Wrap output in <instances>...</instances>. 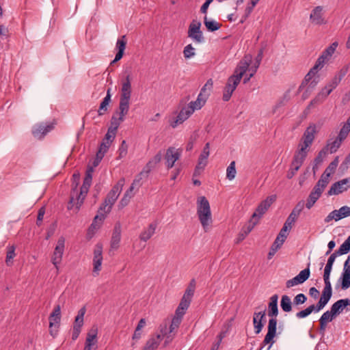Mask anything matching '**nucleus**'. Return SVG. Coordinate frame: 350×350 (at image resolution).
I'll use <instances>...</instances> for the list:
<instances>
[{
	"mask_svg": "<svg viewBox=\"0 0 350 350\" xmlns=\"http://www.w3.org/2000/svg\"><path fill=\"white\" fill-rule=\"evenodd\" d=\"M278 295H273L270 298L268 306V316L271 317L268 323L267 333L261 344V347L258 350H262L263 347L269 345L267 350H269L274 344V338L276 336L277 330V316L278 314Z\"/></svg>",
	"mask_w": 350,
	"mask_h": 350,
	"instance_id": "f257e3e1",
	"label": "nucleus"
},
{
	"mask_svg": "<svg viewBox=\"0 0 350 350\" xmlns=\"http://www.w3.org/2000/svg\"><path fill=\"white\" fill-rule=\"evenodd\" d=\"M317 133V126L314 124H310L306 128L293 159L303 164L308 152V148L312 145Z\"/></svg>",
	"mask_w": 350,
	"mask_h": 350,
	"instance_id": "f03ea898",
	"label": "nucleus"
},
{
	"mask_svg": "<svg viewBox=\"0 0 350 350\" xmlns=\"http://www.w3.org/2000/svg\"><path fill=\"white\" fill-rule=\"evenodd\" d=\"M197 215L204 230L207 232L213 220L209 202L204 196L198 198Z\"/></svg>",
	"mask_w": 350,
	"mask_h": 350,
	"instance_id": "7ed1b4c3",
	"label": "nucleus"
},
{
	"mask_svg": "<svg viewBox=\"0 0 350 350\" xmlns=\"http://www.w3.org/2000/svg\"><path fill=\"white\" fill-rule=\"evenodd\" d=\"M49 333L55 338L59 330L61 320V308L59 305H57L53 309L52 313L49 317Z\"/></svg>",
	"mask_w": 350,
	"mask_h": 350,
	"instance_id": "20e7f679",
	"label": "nucleus"
},
{
	"mask_svg": "<svg viewBox=\"0 0 350 350\" xmlns=\"http://www.w3.org/2000/svg\"><path fill=\"white\" fill-rule=\"evenodd\" d=\"M77 184L72 189V192L71 193L70 200L68 206V209H73L74 206L75 205V211H78L81 204L83 203V200H85L86 195L88 191H85L83 192V187H81L80 193L78 194L77 191Z\"/></svg>",
	"mask_w": 350,
	"mask_h": 350,
	"instance_id": "39448f33",
	"label": "nucleus"
},
{
	"mask_svg": "<svg viewBox=\"0 0 350 350\" xmlns=\"http://www.w3.org/2000/svg\"><path fill=\"white\" fill-rule=\"evenodd\" d=\"M77 184L72 189V192L71 193L70 200L68 206V209H73L74 206L75 205V211H78L81 204L83 203V200H85L86 195L88 191H85L83 192V187H81L80 193L78 194L77 191Z\"/></svg>",
	"mask_w": 350,
	"mask_h": 350,
	"instance_id": "423d86ee",
	"label": "nucleus"
},
{
	"mask_svg": "<svg viewBox=\"0 0 350 350\" xmlns=\"http://www.w3.org/2000/svg\"><path fill=\"white\" fill-rule=\"evenodd\" d=\"M276 199L275 195L268 196L265 200L262 201L256 208L255 212L252 215V220L260 219V218L266 213L271 205L275 202Z\"/></svg>",
	"mask_w": 350,
	"mask_h": 350,
	"instance_id": "0eeeda50",
	"label": "nucleus"
},
{
	"mask_svg": "<svg viewBox=\"0 0 350 350\" xmlns=\"http://www.w3.org/2000/svg\"><path fill=\"white\" fill-rule=\"evenodd\" d=\"M200 27L201 23L196 20H193L189 26L188 37L197 43H202L204 40Z\"/></svg>",
	"mask_w": 350,
	"mask_h": 350,
	"instance_id": "6e6552de",
	"label": "nucleus"
},
{
	"mask_svg": "<svg viewBox=\"0 0 350 350\" xmlns=\"http://www.w3.org/2000/svg\"><path fill=\"white\" fill-rule=\"evenodd\" d=\"M65 248V238L64 237H60L57 242L56 246L55 247L54 252L53 253L51 257L52 263L55 266L57 269V265L60 264L62 256L64 252Z\"/></svg>",
	"mask_w": 350,
	"mask_h": 350,
	"instance_id": "1a4fd4ad",
	"label": "nucleus"
},
{
	"mask_svg": "<svg viewBox=\"0 0 350 350\" xmlns=\"http://www.w3.org/2000/svg\"><path fill=\"white\" fill-rule=\"evenodd\" d=\"M323 67L316 62L315 65L310 70L308 74L306 75L302 85L309 83V88L311 89L314 88L319 82V77H316L317 73Z\"/></svg>",
	"mask_w": 350,
	"mask_h": 350,
	"instance_id": "9d476101",
	"label": "nucleus"
},
{
	"mask_svg": "<svg viewBox=\"0 0 350 350\" xmlns=\"http://www.w3.org/2000/svg\"><path fill=\"white\" fill-rule=\"evenodd\" d=\"M103 245L97 243L94 249L93 257V273L94 275H98L99 271L101 270V265L103 262Z\"/></svg>",
	"mask_w": 350,
	"mask_h": 350,
	"instance_id": "9b49d317",
	"label": "nucleus"
},
{
	"mask_svg": "<svg viewBox=\"0 0 350 350\" xmlns=\"http://www.w3.org/2000/svg\"><path fill=\"white\" fill-rule=\"evenodd\" d=\"M310 264L308 265V267L304 270L301 271L298 275H297L293 278L288 280L286 282V288H289L294 286L303 284L306 282L310 277Z\"/></svg>",
	"mask_w": 350,
	"mask_h": 350,
	"instance_id": "f8f14e48",
	"label": "nucleus"
},
{
	"mask_svg": "<svg viewBox=\"0 0 350 350\" xmlns=\"http://www.w3.org/2000/svg\"><path fill=\"white\" fill-rule=\"evenodd\" d=\"M124 184V178H122L118 180L116 185H115L111 190L108 193L105 200L109 204L113 205L120 196L122 187Z\"/></svg>",
	"mask_w": 350,
	"mask_h": 350,
	"instance_id": "ddd939ff",
	"label": "nucleus"
},
{
	"mask_svg": "<svg viewBox=\"0 0 350 350\" xmlns=\"http://www.w3.org/2000/svg\"><path fill=\"white\" fill-rule=\"evenodd\" d=\"M350 187V178H344L334 183L327 192L328 196L338 195Z\"/></svg>",
	"mask_w": 350,
	"mask_h": 350,
	"instance_id": "4468645a",
	"label": "nucleus"
},
{
	"mask_svg": "<svg viewBox=\"0 0 350 350\" xmlns=\"http://www.w3.org/2000/svg\"><path fill=\"white\" fill-rule=\"evenodd\" d=\"M252 59V57L251 55H245L239 62L233 75L238 77L239 79H242L243 75L248 70Z\"/></svg>",
	"mask_w": 350,
	"mask_h": 350,
	"instance_id": "2eb2a0df",
	"label": "nucleus"
},
{
	"mask_svg": "<svg viewBox=\"0 0 350 350\" xmlns=\"http://www.w3.org/2000/svg\"><path fill=\"white\" fill-rule=\"evenodd\" d=\"M180 152L178 149L173 147H170L165 154V159L166 160V165L168 169L172 168L175 162L179 159Z\"/></svg>",
	"mask_w": 350,
	"mask_h": 350,
	"instance_id": "dca6fc26",
	"label": "nucleus"
},
{
	"mask_svg": "<svg viewBox=\"0 0 350 350\" xmlns=\"http://www.w3.org/2000/svg\"><path fill=\"white\" fill-rule=\"evenodd\" d=\"M350 256L345 262L343 272L342 273L341 279V288L343 290L347 289L350 287Z\"/></svg>",
	"mask_w": 350,
	"mask_h": 350,
	"instance_id": "f3484780",
	"label": "nucleus"
},
{
	"mask_svg": "<svg viewBox=\"0 0 350 350\" xmlns=\"http://www.w3.org/2000/svg\"><path fill=\"white\" fill-rule=\"evenodd\" d=\"M96 336L97 329H92L87 334L83 350H96Z\"/></svg>",
	"mask_w": 350,
	"mask_h": 350,
	"instance_id": "a211bd4d",
	"label": "nucleus"
},
{
	"mask_svg": "<svg viewBox=\"0 0 350 350\" xmlns=\"http://www.w3.org/2000/svg\"><path fill=\"white\" fill-rule=\"evenodd\" d=\"M191 114H193V109H190L187 107H183L175 120L171 122V126L173 128L176 127L178 124H182L187 120Z\"/></svg>",
	"mask_w": 350,
	"mask_h": 350,
	"instance_id": "6ab92c4d",
	"label": "nucleus"
},
{
	"mask_svg": "<svg viewBox=\"0 0 350 350\" xmlns=\"http://www.w3.org/2000/svg\"><path fill=\"white\" fill-rule=\"evenodd\" d=\"M337 46L338 42H334L329 47H327L323 52L321 55L317 59V62L319 64V65H321L322 67H323L325 62L332 57Z\"/></svg>",
	"mask_w": 350,
	"mask_h": 350,
	"instance_id": "aec40b11",
	"label": "nucleus"
},
{
	"mask_svg": "<svg viewBox=\"0 0 350 350\" xmlns=\"http://www.w3.org/2000/svg\"><path fill=\"white\" fill-rule=\"evenodd\" d=\"M323 8L322 6H317L314 8L310 16V18L312 23L315 25H321L325 23L323 17Z\"/></svg>",
	"mask_w": 350,
	"mask_h": 350,
	"instance_id": "412c9836",
	"label": "nucleus"
},
{
	"mask_svg": "<svg viewBox=\"0 0 350 350\" xmlns=\"http://www.w3.org/2000/svg\"><path fill=\"white\" fill-rule=\"evenodd\" d=\"M121 240V225L120 223L116 224L111 239V247L113 250H116L119 247V243Z\"/></svg>",
	"mask_w": 350,
	"mask_h": 350,
	"instance_id": "4be33fe9",
	"label": "nucleus"
},
{
	"mask_svg": "<svg viewBox=\"0 0 350 350\" xmlns=\"http://www.w3.org/2000/svg\"><path fill=\"white\" fill-rule=\"evenodd\" d=\"M126 36H122L121 38L118 39L116 42V49H118V53L116 55V57L113 59V62H118L120 60L124 55V51L126 48Z\"/></svg>",
	"mask_w": 350,
	"mask_h": 350,
	"instance_id": "5701e85b",
	"label": "nucleus"
},
{
	"mask_svg": "<svg viewBox=\"0 0 350 350\" xmlns=\"http://www.w3.org/2000/svg\"><path fill=\"white\" fill-rule=\"evenodd\" d=\"M265 316V311L254 312V314L253 323L254 326L255 333L256 334H259L263 327V323H262V321Z\"/></svg>",
	"mask_w": 350,
	"mask_h": 350,
	"instance_id": "b1692460",
	"label": "nucleus"
},
{
	"mask_svg": "<svg viewBox=\"0 0 350 350\" xmlns=\"http://www.w3.org/2000/svg\"><path fill=\"white\" fill-rule=\"evenodd\" d=\"M161 341V336L160 334L151 336L146 342L142 350H155L159 347Z\"/></svg>",
	"mask_w": 350,
	"mask_h": 350,
	"instance_id": "393cba45",
	"label": "nucleus"
},
{
	"mask_svg": "<svg viewBox=\"0 0 350 350\" xmlns=\"http://www.w3.org/2000/svg\"><path fill=\"white\" fill-rule=\"evenodd\" d=\"M339 163V157H336L335 159L329 163L328 167L325 169L321 178L329 180L330 175L334 172Z\"/></svg>",
	"mask_w": 350,
	"mask_h": 350,
	"instance_id": "a878e982",
	"label": "nucleus"
},
{
	"mask_svg": "<svg viewBox=\"0 0 350 350\" xmlns=\"http://www.w3.org/2000/svg\"><path fill=\"white\" fill-rule=\"evenodd\" d=\"M157 226L156 223H151L146 229L142 232L139 235V239L143 241H147L154 234Z\"/></svg>",
	"mask_w": 350,
	"mask_h": 350,
	"instance_id": "bb28decb",
	"label": "nucleus"
},
{
	"mask_svg": "<svg viewBox=\"0 0 350 350\" xmlns=\"http://www.w3.org/2000/svg\"><path fill=\"white\" fill-rule=\"evenodd\" d=\"M204 24L209 31H217L221 27V25L218 22L212 19H208L206 15L204 17Z\"/></svg>",
	"mask_w": 350,
	"mask_h": 350,
	"instance_id": "cd10ccee",
	"label": "nucleus"
},
{
	"mask_svg": "<svg viewBox=\"0 0 350 350\" xmlns=\"http://www.w3.org/2000/svg\"><path fill=\"white\" fill-rule=\"evenodd\" d=\"M94 172L92 167H89L86 171L85 176L83 180V183L81 187H83V192L85 193V191H89V188L92 183V173Z\"/></svg>",
	"mask_w": 350,
	"mask_h": 350,
	"instance_id": "c85d7f7f",
	"label": "nucleus"
},
{
	"mask_svg": "<svg viewBox=\"0 0 350 350\" xmlns=\"http://www.w3.org/2000/svg\"><path fill=\"white\" fill-rule=\"evenodd\" d=\"M329 183V180H325L321 178L318 180L317 184L314 185V188L312 190V192L317 194L321 197L322 193L323 192L325 188Z\"/></svg>",
	"mask_w": 350,
	"mask_h": 350,
	"instance_id": "c756f323",
	"label": "nucleus"
},
{
	"mask_svg": "<svg viewBox=\"0 0 350 350\" xmlns=\"http://www.w3.org/2000/svg\"><path fill=\"white\" fill-rule=\"evenodd\" d=\"M342 141L338 139L337 137L332 142H327V145L324 147V148L329 153L332 154L337 151V150L340 148L342 144Z\"/></svg>",
	"mask_w": 350,
	"mask_h": 350,
	"instance_id": "7c9ffc66",
	"label": "nucleus"
},
{
	"mask_svg": "<svg viewBox=\"0 0 350 350\" xmlns=\"http://www.w3.org/2000/svg\"><path fill=\"white\" fill-rule=\"evenodd\" d=\"M111 96L110 90L109 89L107 90L106 96L103 98L98 110L99 116L103 115L107 111V106L109 105L111 100Z\"/></svg>",
	"mask_w": 350,
	"mask_h": 350,
	"instance_id": "2f4dec72",
	"label": "nucleus"
},
{
	"mask_svg": "<svg viewBox=\"0 0 350 350\" xmlns=\"http://www.w3.org/2000/svg\"><path fill=\"white\" fill-rule=\"evenodd\" d=\"M85 311H86V310H85V307L81 308L79 310L78 314L76 317L75 320V323H74V325H73L74 328H77V329H81V327L83 325V317L85 314Z\"/></svg>",
	"mask_w": 350,
	"mask_h": 350,
	"instance_id": "473e14b6",
	"label": "nucleus"
},
{
	"mask_svg": "<svg viewBox=\"0 0 350 350\" xmlns=\"http://www.w3.org/2000/svg\"><path fill=\"white\" fill-rule=\"evenodd\" d=\"M280 306L283 311L289 312L292 310V303L288 295H282L280 301Z\"/></svg>",
	"mask_w": 350,
	"mask_h": 350,
	"instance_id": "72a5a7b5",
	"label": "nucleus"
},
{
	"mask_svg": "<svg viewBox=\"0 0 350 350\" xmlns=\"http://www.w3.org/2000/svg\"><path fill=\"white\" fill-rule=\"evenodd\" d=\"M196 283L195 279H192L190 281L188 286L187 287V288L185 291V293L183 295V297L188 298L189 299H192V297L194 295V292L196 290Z\"/></svg>",
	"mask_w": 350,
	"mask_h": 350,
	"instance_id": "f704fd0d",
	"label": "nucleus"
},
{
	"mask_svg": "<svg viewBox=\"0 0 350 350\" xmlns=\"http://www.w3.org/2000/svg\"><path fill=\"white\" fill-rule=\"evenodd\" d=\"M288 234V232L284 231V229L282 228L273 244L278 245V247L280 248L287 238Z\"/></svg>",
	"mask_w": 350,
	"mask_h": 350,
	"instance_id": "c9c22d12",
	"label": "nucleus"
},
{
	"mask_svg": "<svg viewBox=\"0 0 350 350\" xmlns=\"http://www.w3.org/2000/svg\"><path fill=\"white\" fill-rule=\"evenodd\" d=\"M130 101L120 100L118 115L124 118L129 110Z\"/></svg>",
	"mask_w": 350,
	"mask_h": 350,
	"instance_id": "e433bc0d",
	"label": "nucleus"
},
{
	"mask_svg": "<svg viewBox=\"0 0 350 350\" xmlns=\"http://www.w3.org/2000/svg\"><path fill=\"white\" fill-rule=\"evenodd\" d=\"M124 120V118L120 116H119V117L118 118L115 115H113L111 119V126H109V129L117 132L119 126Z\"/></svg>",
	"mask_w": 350,
	"mask_h": 350,
	"instance_id": "4c0bfd02",
	"label": "nucleus"
},
{
	"mask_svg": "<svg viewBox=\"0 0 350 350\" xmlns=\"http://www.w3.org/2000/svg\"><path fill=\"white\" fill-rule=\"evenodd\" d=\"M350 251V235L340 246L339 249L335 251L338 255L347 254Z\"/></svg>",
	"mask_w": 350,
	"mask_h": 350,
	"instance_id": "58836bf2",
	"label": "nucleus"
},
{
	"mask_svg": "<svg viewBox=\"0 0 350 350\" xmlns=\"http://www.w3.org/2000/svg\"><path fill=\"white\" fill-rule=\"evenodd\" d=\"M298 217L295 216V214L291 213L288 217H287L282 228L284 229V231H289L292 227L293 224L295 222L296 219Z\"/></svg>",
	"mask_w": 350,
	"mask_h": 350,
	"instance_id": "ea45409f",
	"label": "nucleus"
},
{
	"mask_svg": "<svg viewBox=\"0 0 350 350\" xmlns=\"http://www.w3.org/2000/svg\"><path fill=\"white\" fill-rule=\"evenodd\" d=\"M15 246L11 245L8 247V251L6 254L5 263L8 266H10L12 264L11 261L16 256L15 254Z\"/></svg>",
	"mask_w": 350,
	"mask_h": 350,
	"instance_id": "a19ab883",
	"label": "nucleus"
},
{
	"mask_svg": "<svg viewBox=\"0 0 350 350\" xmlns=\"http://www.w3.org/2000/svg\"><path fill=\"white\" fill-rule=\"evenodd\" d=\"M237 174L236 168H235V161H232L226 170V178L232 180L235 178Z\"/></svg>",
	"mask_w": 350,
	"mask_h": 350,
	"instance_id": "79ce46f5",
	"label": "nucleus"
},
{
	"mask_svg": "<svg viewBox=\"0 0 350 350\" xmlns=\"http://www.w3.org/2000/svg\"><path fill=\"white\" fill-rule=\"evenodd\" d=\"M105 217L104 216V214L103 213H98V214L94 217V221L90 227V230L92 229L98 228L100 226Z\"/></svg>",
	"mask_w": 350,
	"mask_h": 350,
	"instance_id": "37998d69",
	"label": "nucleus"
},
{
	"mask_svg": "<svg viewBox=\"0 0 350 350\" xmlns=\"http://www.w3.org/2000/svg\"><path fill=\"white\" fill-rule=\"evenodd\" d=\"M32 133L35 138L42 139L44 137V126L42 124L35 126L33 129Z\"/></svg>",
	"mask_w": 350,
	"mask_h": 350,
	"instance_id": "c03bdc74",
	"label": "nucleus"
},
{
	"mask_svg": "<svg viewBox=\"0 0 350 350\" xmlns=\"http://www.w3.org/2000/svg\"><path fill=\"white\" fill-rule=\"evenodd\" d=\"M349 131H350V124H349V123L346 122L344 124V126L341 128L337 138L340 139V141L342 142L343 140H345L347 138Z\"/></svg>",
	"mask_w": 350,
	"mask_h": 350,
	"instance_id": "a18cd8bd",
	"label": "nucleus"
},
{
	"mask_svg": "<svg viewBox=\"0 0 350 350\" xmlns=\"http://www.w3.org/2000/svg\"><path fill=\"white\" fill-rule=\"evenodd\" d=\"M204 105V100L200 98H197L196 100L190 102L187 107L190 109H193V113L196 110L200 109Z\"/></svg>",
	"mask_w": 350,
	"mask_h": 350,
	"instance_id": "49530a36",
	"label": "nucleus"
},
{
	"mask_svg": "<svg viewBox=\"0 0 350 350\" xmlns=\"http://www.w3.org/2000/svg\"><path fill=\"white\" fill-rule=\"evenodd\" d=\"M319 198L320 196L311 191L306 203V207L308 209H310L314 205L316 202L319 199Z\"/></svg>",
	"mask_w": 350,
	"mask_h": 350,
	"instance_id": "de8ad7c7",
	"label": "nucleus"
},
{
	"mask_svg": "<svg viewBox=\"0 0 350 350\" xmlns=\"http://www.w3.org/2000/svg\"><path fill=\"white\" fill-rule=\"evenodd\" d=\"M183 55L185 59H190L196 55L195 49L189 44L185 46Z\"/></svg>",
	"mask_w": 350,
	"mask_h": 350,
	"instance_id": "09e8293b",
	"label": "nucleus"
},
{
	"mask_svg": "<svg viewBox=\"0 0 350 350\" xmlns=\"http://www.w3.org/2000/svg\"><path fill=\"white\" fill-rule=\"evenodd\" d=\"M181 321H182L181 319L174 316V318L172 319L171 324L170 325L169 334H174V333H175V331L179 327Z\"/></svg>",
	"mask_w": 350,
	"mask_h": 350,
	"instance_id": "8fccbe9b",
	"label": "nucleus"
},
{
	"mask_svg": "<svg viewBox=\"0 0 350 350\" xmlns=\"http://www.w3.org/2000/svg\"><path fill=\"white\" fill-rule=\"evenodd\" d=\"M314 309V305H311L306 309L299 311L296 314V317L298 319H303L310 314Z\"/></svg>",
	"mask_w": 350,
	"mask_h": 350,
	"instance_id": "3c124183",
	"label": "nucleus"
},
{
	"mask_svg": "<svg viewBox=\"0 0 350 350\" xmlns=\"http://www.w3.org/2000/svg\"><path fill=\"white\" fill-rule=\"evenodd\" d=\"M335 314L331 310H327L322 314L319 319V321H323L327 323L328 322H331L334 319H335Z\"/></svg>",
	"mask_w": 350,
	"mask_h": 350,
	"instance_id": "603ef678",
	"label": "nucleus"
},
{
	"mask_svg": "<svg viewBox=\"0 0 350 350\" xmlns=\"http://www.w3.org/2000/svg\"><path fill=\"white\" fill-rule=\"evenodd\" d=\"M325 99L322 97L319 94H317V95L315 96L314 98H313L309 103L307 109H310L312 107H314L316 105H321L323 103Z\"/></svg>",
	"mask_w": 350,
	"mask_h": 350,
	"instance_id": "864d4df0",
	"label": "nucleus"
},
{
	"mask_svg": "<svg viewBox=\"0 0 350 350\" xmlns=\"http://www.w3.org/2000/svg\"><path fill=\"white\" fill-rule=\"evenodd\" d=\"M327 154V151L324 148L321 150H320L317 156L314 159L315 166L320 165L323 162V159L325 158Z\"/></svg>",
	"mask_w": 350,
	"mask_h": 350,
	"instance_id": "5fc2aeb1",
	"label": "nucleus"
},
{
	"mask_svg": "<svg viewBox=\"0 0 350 350\" xmlns=\"http://www.w3.org/2000/svg\"><path fill=\"white\" fill-rule=\"evenodd\" d=\"M241 80V79H239L238 77L232 75L228 78L227 83H230V87L233 88V90H235Z\"/></svg>",
	"mask_w": 350,
	"mask_h": 350,
	"instance_id": "6e6d98bb",
	"label": "nucleus"
},
{
	"mask_svg": "<svg viewBox=\"0 0 350 350\" xmlns=\"http://www.w3.org/2000/svg\"><path fill=\"white\" fill-rule=\"evenodd\" d=\"M234 91V90H233V88L230 87V83H226L223 94L224 100L228 101Z\"/></svg>",
	"mask_w": 350,
	"mask_h": 350,
	"instance_id": "4d7b16f0",
	"label": "nucleus"
},
{
	"mask_svg": "<svg viewBox=\"0 0 350 350\" xmlns=\"http://www.w3.org/2000/svg\"><path fill=\"white\" fill-rule=\"evenodd\" d=\"M304 206H306V203L304 200L299 201L296 206L293 209L292 212L291 213L295 214V216L298 217L300 214V213L302 211V210L304 208Z\"/></svg>",
	"mask_w": 350,
	"mask_h": 350,
	"instance_id": "13d9d810",
	"label": "nucleus"
},
{
	"mask_svg": "<svg viewBox=\"0 0 350 350\" xmlns=\"http://www.w3.org/2000/svg\"><path fill=\"white\" fill-rule=\"evenodd\" d=\"M332 219H334L335 221H338L341 219V217L338 213V210H334L332 211L325 219V221L328 223Z\"/></svg>",
	"mask_w": 350,
	"mask_h": 350,
	"instance_id": "bf43d9fd",
	"label": "nucleus"
},
{
	"mask_svg": "<svg viewBox=\"0 0 350 350\" xmlns=\"http://www.w3.org/2000/svg\"><path fill=\"white\" fill-rule=\"evenodd\" d=\"M111 143L103 139V142H101V144L100 145V147H99V149H98L97 152L101 153V154L105 156V154L109 150V147L111 146Z\"/></svg>",
	"mask_w": 350,
	"mask_h": 350,
	"instance_id": "052dcab7",
	"label": "nucleus"
},
{
	"mask_svg": "<svg viewBox=\"0 0 350 350\" xmlns=\"http://www.w3.org/2000/svg\"><path fill=\"white\" fill-rule=\"evenodd\" d=\"M112 206V204H108L107 201L105 200L104 202L100 206L98 213H103L104 214V216L105 217V215L111 211Z\"/></svg>",
	"mask_w": 350,
	"mask_h": 350,
	"instance_id": "680f3d73",
	"label": "nucleus"
},
{
	"mask_svg": "<svg viewBox=\"0 0 350 350\" xmlns=\"http://www.w3.org/2000/svg\"><path fill=\"white\" fill-rule=\"evenodd\" d=\"M307 300L306 296L303 293L297 295L293 299V304L296 306L304 304Z\"/></svg>",
	"mask_w": 350,
	"mask_h": 350,
	"instance_id": "e2e57ef3",
	"label": "nucleus"
},
{
	"mask_svg": "<svg viewBox=\"0 0 350 350\" xmlns=\"http://www.w3.org/2000/svg\"><path fill=\"white\" fill-rule=\"evenodd\" d=\"M128 151V146L126 143L125 140H123L121 143V145L118 149V153H119V158H123L124 157Z\"/></svg>",
	"mask_w": 350,
	"mask_h": 350,
	"instance_id": "0e129e2a",
	"label": "nucleus"
},
{
	"mask_svg": "<svg viewBox=\"0 0 350 350\" xmlns=\"http://www.w3.org/2000/svg\"><path fill=\"white\" fill-rule=\"evenodd\" d=\"M338 213L341 217V219L350 216V207L347 206H343L338 210Z\"/></svg>",
	"mask_w": 350,
	"mask_h": 350,
	"instance_id": "69168bd1",
	"label": "nucleus"
},
{
	"mask_svg": "<svg viewBox=\"0 0 350 350\" xmlns=\"http://www.w3.org/2000/svg\"><path fill=\"white\" fill-rule=\"evenodd\" d=\"M258 222V221H257V219L252 220L251 219L249 224L247 226L243 227L242 230L244 231V232H245L246 234H248L252 230V229L254 228V226L256 225Z\"/></svg>",
	"mask_w": 350,
	"mask_h": 350,
	"instance_id": "338daca9",
	"label": "nucleus"
},
{
	"mask_svg": "<svg viewBox=\"0 0 350 350\" xmlns=\"http://www.w3.org/2000/svg\"><path fill=\"white\" fill-rule=\"evenodd\" d=\"M332 295V293L331 292L322 291V294L319 300L326 305L331 299Z\"/></svg>",
	"mask_w": 350,
	"mask_h": 350,
	"instance_id": "774afa93",
	"label": "nucleus"
}]
</instances>
